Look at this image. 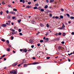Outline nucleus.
I'll list each match as a JSON object with an SVG mask.
<instances>
[{
    "label": "nucleus",
    "instance_id": "1",
    "mask_svg": "<svg viewBox=\"0 0 74 74\" xmlns=\"http://www.w3.org/2000/svg\"><path fill=\"white\" fill-rule=\"evenodd\" d=\"M10 74H17L16 71L15 70H13L12 71H10Z\"/></svg>",
    "mask_w": 74,
    "mask_h": 74
},
{
    "label": "nucleus",
    "instance_id": "2",
    "mask_svg": "<svg viewBox=\"0 0 74 74\" xmlns=\"http://www.w3.org/2000/svg\"><path fill=\"white\" fill-rule=\"evenodd\" d=\"M17 64L18 62H15L12 64V66H16V65H17Z\"/></svg>",
    "mask_w": 74,
    "mask_h": 74
},
{
    "label": "nucleus",
    "instance_id": "3",
    "mask_svg": "<svg viewBox=\"0 0 74 74\" xmlns=\"http://www.w3.org/2000/svg\"><path fill=\"white\" fill-rule=\"evenodd\" d=\"M28 51L27 49H23V51L24 52H25V53L27 52V51Z\"/></svg>",
    "mask_w": 74,
    "mask_h": 74
},
{
    "label": "nucleus",
    "instance_id": "4",
    "mask_svg": "<svg viewBox=\"0 0 74 74\" xmlns=\"http://www.w3.org/2000/svg\"><path fill=\"white\" fill-rule=\"evenodd\" d=\"M48 40H49V39L48 38H46V39L45 40H44V42H47V41H48Z\"/></svg>",
    "mask_w": 74,
    "mask_h": 74
},
{
    "label": "nucleus",
    "instance_id": "5",
    "mask_svg": "<svg viewBox=\"0 0 74 74\" xmlns=\"http://www.w3.org/2000/svg\"><path fill=\"white\" fill-rule=\"evenodd\" d=\"M40 63V62H35L33 63V64H39Z\"/></svg>",
    "mask_w": 74,
    "mask_h": 74
},
{
    "label": "nucleus",
    "instance_id": "6",
    "mask_svg": "<svg viewBox=\"0 0 74 74\" xmlns=\"http://www.w3.org/2000/svg\"><path fill=\"white\" fill-rule=\"evenodd\" d=\"M29 42L31 43V44H33V43L34 42V41H33V40L32 39H31L29 40Z\"/></svg>",
    "mask_w": 74,
    "mask_h": 74
},
{
    "label": "nucleus",
    "instance_id": "7",
    "mask_svg": "<svg viewBox=\"0 0 74 74\" xmlns=\"http://www.w3.org/2000/svg\"><path fill=\"white\" fill-rule=\"evenodd\" d=\"M31 23L32 24H35V23H36V22L34 20H32V21H31Z\"/></svg>",
    "mask_w": 74,
    "mask_h": 74
},
{
    "label": "nucleus",
    "instance_id": "8",
    "mask_svg": "<svg viewBox=\"0 0 74 74\" xmlns=\"http://www.w3.org/2000/svg\"><path fill=\"white\" fill-rule=\"evenodd\" d=\"M9 13H10V14H14V15H15V13L14 12H13V11L10 12H9Z\"/></svg>",
    "mask_w": 74,
    "mask_h": 74
},
{
    "label": "nucleus",
    "instance_id": "9",
    "mask_svg": "<svg viewBox=\"0 0 74 74\" xmlns=\"http://www.w3.org/2000/svg\"><path fill=\"white\" fill-rule=\"evenodd\" d=\"M6 50L8 51V52H9L10 51V48H8L6 49Z\"/></svg>",
    "mask_w": 74,
    "mask_h": 74
},
{
    "label": "nucleus",
    "instance_id": "10",
    "mask_svg": "<svg viewBox=\"0 0 74 74\" xmlns=\"http://www.w3.org/2000/svg\"><path fill=\"white\" fill-rule=\"evenodd\" d=\"M28 65H30V64H25L24 65V67H27V66H28Z\"/></svg>",
    "mask_w": 74,
    "mask_h": 74
},
{
    "label": "nucleus",
    "instance_id": "11",
    "mask_svg": "<svg viewBox=\"0 0 74 74\" xmlns=\"http://www.w3.org/2000/svg\"><path fill=\"white\" fill-rule=\"evenodd\" d=\"M1 26L3 27H5L6 26H7V25H6V24H3L1 25Z\"/></svg>",
    "mask_w": 74,
    "mask_h": 74
},
{
    "label": "nucleus",
    "instance_id": "12",
    "mask_svg": "<svg viewBox=\"0 0 74 74\" xmlns=\"http://www.w3.org/2000/svg\"><path fill=\"white\" fill-rule=\"evenodd\" d=\"M63 16L61 15L60 16V18H59V19H63Z\"/></svg>",
    "mask_w": 74,
    "mask_h": 74
},
{
    "label": "nucleus",
    "instance_id": "13",
    "mask_svg": "<svg viewBox=\"0 0 74 74\" xmlns=\"http://www.w3.org/2000/svg\"><path fill=\"white\" fill-rule=\"evenodd\" d=\"M23 63H26V61L25 59H23Z\"/></svg>",
    "mask_w": 74,
    "mask_h": 74
},
{
    "label": "nucleus",
    "instance_id": "14",
    "mask_svg": "<svg viewBox=\"0 0 74 74\" xmlns=\"http://www.w3.org/2000/svg\"><path fill=\"white\" fill-rule=\"evenodd\" d=\"M40 26H41V27H44V25H43L42 24L40 23Z\"/></svg>",
    "mask_w": 74,
    "mask_h": 74
},
{
    "label": "nucleus",
    "instance_id": "15",
    "mask_svg": "<svg viewBox=\"0 0 74 74\" xmlns=\"http://www.w3.org/2000/svg\"><path fill=\"white\" fill-rule=\"evenodd\" d=\"M11 18V15H8V19H9Z\"/></svg>",
    "mask_w": 74,
    "mask_h": 74
},
{
    "label": "nucleus",
    "instance_id": "16",
    "mask_svg": "<svg viewBox=\"0 0 74 74\" xmlns=\"http://www.w3.org/2000/svg\"><path fill=\"white\" fill-rule=\"evenodd\" d=\"M33 8L34 10H36V9H38V8H37V6H35Z\"/></svg>",
    "mask_w": 74,
    "mask_h": 74
},
{
    "label": "nucleus",
    "instance_id": "17",
    "mask_svg": "<svg viewBox=\"0 0 74 74\" xmlns=\"http://www.w3.org/2000/svg\"><path fill=\"white\" fill-rule=\"evenodd\" d=\"M48 7V5H46L44 7V8L46 9Z\"/></svg>",
    "mask_w": 74,
    "mask_h": 74
},
{
    "label": "nucleus",
    "instance_id": "18",
    "mask_svg": "<svg viewBox=\"0 0 74 74\" xmlns=\"http://www.w3.org/2000/svg\"><path fill=\"white\" fill-rule=\"evenodd\" d=\"M66 15L67 16H68V18H69L70 17V14H69L68 13L66 14Z\"/></svg>",
    "mask_w": 74,
    "mask_h": 74
},
{
    "label": "nucleus",
    "instance_id": "19",
    "mask_svg": "<svg viewBox=\"0 0 74 74\" xmlns=\"http://www.w3.org/2000/svg\"><path fill=\"white\" fill-rule=\"evenodd\" d=\"M10 30L11 31H12V32H15V30L13 29H10Z\"/></svg>",
    "mask_w": 74,
    "mask_h": 74
},
{
    "label": "nucleus",
    "instance_id": "20",
    "mask_svg": "<svg viewBox=\"0 0 74 74\" xmlns=\"http://www.w3.org/2000/svg\"><path fill=\"white\" fill-rule=\"evenodd\" d=\"M54 1V0H50V3H52V2H53Z\"/></svg>",
    "mask_w": 74,
    "mask_h": 74
},
{
    "label": "nucleus",
    "instance_id": "21",
    "mask_svg": "<svg viewBox=\"0 0 74 74\" xmlns=\"http://www.w3.org/2000/svg\"><path fill=\"white\" fill-rule=\"evenodd\" d=\"M40 11L42 12H43V11H44V10L43 9H41L40 10Z\"/></svg>",
    "mask_w": 74,
    "mask_h": 74
},
{
    "label": "nucleus",
    "instance_id": "22",
    "mask_svg": "<svg viewBox=\"0 0 74 74\" xmlns=\"http://www.w3.org/2000/svg\"><path fill=\"white\" fill-rule=\"evenodd\" d=\"M62 48V47L60 46H59L58 47V49H60Z\"/></svg>",
    "mask_w": 74,
    "mask_h": 74
},
{
    "label": "nucleus",
    "instance_id": "23",
    "mask_svg": "<svg viewBox=\"0 0 74 74\" xmlns=\"http://www.w3.org/2000/svg\"><path fill=\"white\" fill-rule=\"evenodd\" d=\"M66 33H63L62 34V36H66Z\"/></svg>",
    "mask_w": 74,
    "mask_h": 74
},
{
    "label": "nucleus",
    "instance_id": "24",
    "mask_svg": "<svg viewBox=\"0 0 74 74\" xmlns=\"http://www.w3.org/2000/svg\"><path fill=\"white\" fill-rule=\"evenodd\" d=\"M35 6H39V4H38V3H37V4H35Z\"/></svg>",
    "mask_w": 74,
    "mask_h": 74
},
{
    "label": "nucleus",
    "instance_id": "25",
    "mask_svg": "<svg viewBox=\"0 0 74 74\" xmlns=\"http://www.w3.org/2000/svg\"><path fill=\"white\" fill-rule=\"evenodd\" d=\"M21 21V19H19V20H18L17 21V22H19V23H20Z\"/></svg>",
    "mask_w": 74,
    "mask_h": 74
},
{
    "label": "nucleus",
    "instance_id": "26",
    "mask_svg": "<svg viewBox=\"0 0 74 74\" xmlns=\"http://www.w3.org/2000/svg\"><path fill=\"white\" fill-rule=\"evenodd\" d=\"M14 38V37L12 36H11V40H13Z\"/></svg>",
    "mask_w": 74,
    "mask_h": 74
},
{
    "label": "nucleus",
    "instance_id": "27",
    "mask_svg": "<svg viewBox=\"0 0 74 74\" xmlns=\"http://www.w3.org/2000/svg\"><path fill=\"white\" fill-rule=\"evenodd\" d=\"M1 41H3V42H5V39H1Z\"/></svg>",
    "mask_w": 74,
    "mask_h": 74
},
{
    "label": "nucleus",
    "instance_id": "28",
    "mask_svg": "<svg viewBox=\"0 0 74 74\" xmlns=\"http://www.w3.org/2000/svg\"><path fill=\"white\" fill-rule=\"evenodd\" d=\"M70 19H74V17L73 16H71L70 18Z\"/></svg>",
    "mask_w": 74,
    "mask_h": 74
},
{
    "label": "nucleus",
    "instance_id": "29",
    "mask_svg": "<svg viewBox=\"0 0 74 74\" xmlns=\"http://www.w3.org/2000/svg\"><path fill=\"white\" fill-rule=\"evenodd\" d=\"M13 11H17V9H13Z\"/></svg>",
    "mask_w": 74,
    "mask_h": 74
},
{
    "label": "nucleus",
    "instance_id": "30",
    "mask_svg": "<svg viewBox=\"0 0 74 74\" xmlns=\"http://www.w3.org/2000/svg\"><path fill=\"white\" fill-rule=\"evenodd\" d=\"M62 34V33L61 32H59L58 35H59V36H60V35H61Z\"/></svg>",
    "mask_w": 74,
    "mask_h": 74
},
{
    "label": "nucleus",
    "instance_id": "31",
    "mask_svg": "<svg viewBox=\"0 0 74 74\" xmlns=\"http://www.w3.org/2000/svg\"><path fill=\"white\" fill-rule=\"evenodd\" d=\"M55 18L56 19H58L59 18V17L58 16H56L55 17Z\"/></svg>",
    "mask_w": 74,
    "mask_h": 74
},
{
    "label": "nucleus",
    "instance_id": "32",
    "mask_svg": "<svg viewBox=\"0 0 74 74\" xmlns=\"http://www.w3.org/2000/svg\"><path fill=\"white\" fill-rule=\"evenodd\" d=\"M26 8H29V5H27L26 7Z\"/></svg>",
    "mask_w": 74,
    "mask_h": 74
},
{
    "label": "nucleus",
    "instance_id": "33",
    "mask_svg": "<svg viewBox=\"0 0 74 74\" xmlns=\"http://www.w3.org/2000/svg\"><path fill=\"white\" fill-rule=\"evenodd\" d=\"M37 69H41V67L40 66H38L37 67Z\"/></svg>",
    "mask_w": 74,
    "mask_h": 74
},
{
    "label": "nucleus",
    "instance_id": "34",
    "mask_svg": "<svg viewBox=\"0 0 74 74\" xmlns=\"http://www.w3.org/2000/svg\"><path fill=\"white\" fill-rule=\"evenodd\" d=\"M47 27H49V25H48V23L47 24Z\"/></svg>",
    "mask_w": 74,
    "mask_h": 74
},
{
    "label": "nucleus",
    "instance_id": "35",
    "mask_svg": "<svg viewBox=\"0 0 74 74\" xmlns=\"http://www.w3.org/2000/svg\"><path fill=\"white\" fill-rule=\"evenodd\" d=\"M49 16L50 17H52V15L50 13L49 14Z\"/></svg>",
    "mask_w": 74,
    "mask_h": 74
},
{
    "label": "nucleus",
    "instance_id": "36",
    "mask_svg": "<svg viewBox=\"0 0 74 74\" xmlns=\"http://www.w3.org/2000/svg\"><path fill=\"white\" fill-rule=\"evenodd\" d=\"M6 24L7 25H10V23H6Z\"/></svg>",
    "mask_w": 74,
    "mask_h": 74
},
{
    "label": "nucleus",
    "instance_id": "37",
    "mask_svg": "<svg viewBox=\"0 0 74 74\" xmlns=\"http://www.w3.org/2000/svg\"><path fill=\"white\" fill-rule=\"evenodd\" d=\"M0 14L1 15H2V14H3V12L1 11L0 12Z\"/></svg>",
    "mask_w": 74,
    "mask_h": 74
},
{
    "label": "nucleus",
    "instance_id": "38",
    "mask_svg": "<svg viewBox=\"0 0 74 74\" xmlns=\"http://www.w3.org/2000/svg\"><path fill=\"white\" fill-rule=\"evenodd\" d=\"M21 30H21V29H18V32H21Z\"/></svg>",
    "mask_w": 74,
    "mask_h": 74
},
{
    "label": "nucleus",
    "instance_id": "39",
    "mask_svg": "<svg viewBox=\"0 0 74 74\" xmlns=\"http://www.w3.org/2000/svg\"><path fill=\"white\" fill-rule=\"evenodd\" d=\"M46 3H48L49 2V1H48V0H46Z\"/></svg>",
    "mask_w": 74,
    "mask_h": 74
},
{
    "label": "nucleus",
    "instance_id": "40",
    "mask_svg": "<svg viewBox=\"0 0 74 74\" xmlns=\"http://www.w3.org/2000/svg\"><path fill=\"white\" fill-rule=\"evenodd\" d=\"M59 40V38H57L55 39V40H56V41H57V40Z\"/></svg>",
    "mask_w": 74,
    "mask_h": 74
},
{
    "label": "nucleus",
    "instance_id": "41",
    "mask_svg": "<svg viewBox=\"0 0 74 74\" xmlns=\"http://www.w3.org/2000/svg\"><path fill=\"white\" fill-rule=\"evenodd\" d=\"M32 4V2H28V4Z\"/></svg>",
    "mask_w": 74,
    "mask_h": 74
},
{
    "label": "nucleus",
    "instance_id": "42",
    "mask_svg": "<svg viewBox=\"0 0 74 74\" xmlns=\"http://www.w3.org/2000/svg\"><path fill=\"white\" fill-rule=\"evenodd\" d=\"M50 58V57H47L46 58V59H49Z\"/></svg>",
    "mask_w": 74,
    "mask_h": 74
},
{
    "label": "nucleus",
    "instance_id": "43",
    "mask_svg": "<svg viewBox=\"0 0 74 74\" xmlns=\"http://www.w3.org/2000/svg\"><path fill=\"white\" fill-rule=\"evenodd\" d=\"M19 34H20V36H22V35H23V34H22V33H20Z\"/></svg>",
    "mask_w": 74,
    "mask_h": 74
},
{
    "label": "nucleus",
    "instance_id": "44",
    "mask_svg": "<svg viewBox=\"0 0 74 74\" xmlns=\"http://www.w3.org/2000/svg\"><path fill=\"white\" fill-rule=\"evenodd\" d=\"M12 34H13V35H14V34H16V33H15V32L13 33V32H12Z\"/></svg>",
    "mask_w": 74,
    "mask_h": 74
},
{
    "label": "nucleus",
    "instance_id": "45",
    "mask_svg": "<svg viewBox=\"0 0 74 74\" xmlns=\"http://www.w3.org/2000/svg\"><path fill=\"white\" fill-rule=\"evenodd\" d=\"M6 42H8V44H9V43H10V42H9V40H7L6 41Z\"/></svg>",
    "mask_w": 74,
    "mask_h": 74
},
{
    "label": "nucleus",
    "instance_id": "46",
    "mask_svg": "<svg viewBox=\"0 0 74 74\" xmlns=\"http://www.w3.org/2000/svg\"><path fill=\"white\" fill-rule=\"evenodd\" d=\"M43 41H43V40H40V42H43Z\"/></svg>",
    "mask_w": 74,
    "mask_h": 74
},
{
    "label": "nucleus",
    "instance_id": "47",
    "mask_svg": "<svg viewBox=\"0 0 74 74\" xmlns=\"http://www.w3.org/2000/svg\"><path fill=\"white\" fill-rule=\"evenodd\" d=\"M49 34V33L48 32H47L46 34V36H48V35Z\"/></svg>",
    "mask_w": 74,
    "mask_h": 74
},
{
    "label": "nucleus",
    "instance_id": "48",
    "mask_svg": "<svg viewBox=\"0 0 74 74\" xmlns=\"http://www.w3.org/2000/svg\"><path fill=\"white\" fill-rule=\"evenodd\" d=\"M63 29V27H60L59 28V29Z\"/></svg>",
    "mask_w": 74,
    "mask_h": 74
},
{
    "label": "nucleus",
    "instance_id": "49",
    "mask_svg": "<svg viewBox=\"0 0 74 74\" xmlns=\"http://www.w3.org/2000/svg\"><path fill=\"white\" fill-rule=\"evenodd\" d=\"M20 51H21V52H23V49H20Z\"/></svg>",
    "mask_w": 74,
    "mask_h": 74
},
{
    "label": "nucleus",
    "instance_id": "50",
    "mask_svg": "<svg viewBox=\"0 0 74 74\" xmlns=\"http://www.w3.org/2000/svg\"><path fill=\"white\" fill-rule=\"evenodd\" d=\"M62 44H64V42L62 41L61 42Z\"/></svg>",
    "mask_w": 74,
    "mask_h": 74
},
{
    "label": "nucleus",
    "instance_id": "51",
    "mask_svg": "<svg viewBox=\"0 0 74 74\" xmlns=\"http://www.w3.org/2000/svg\"><path fill=\"white\" fill-rule=\"evenodd\" d=\"M34 45H32V46H31V47L32 48H34Z\"/></svg>",
    "mask_w": 74,
    "mask_h": 74
},
{
    "label": "nucleus",
    "instance_id": "52",
    "mask_svg": "<svg viewBox=\"0 0 74 74\" xmlns=\"http://www.w3.org/2000/svg\"><path fill=\"white\" fill-rule=\"evenodd\" d=\"M37 46H38V47H39V46H40V44H37Z\"/></svg>",
    "mask_w": 74,
    "mask_h": 74
},
{
    "label": "nucleus",
    "instance_id": "53",
    "mask_svg": "<svg viewBox=\"0 0 74 74\" xmlns=\"http://www.w3.org/2000/svg\"><path fill=\"white\" fill-rule=\"evenodd\" d=\"M41 8L39 7L38 8V10H40L41 9Z\"/></svg>",
    "mask_w": 74,
    "mask_h": 74
},
{
    "label": "nucleus",
    "instance_id": "54",
    "mask_svg": "<svg viewBox=\"0 0 74 74\" xmlns=\"http://www.w3.org/2000/svg\"><path fill=\"white\" fill-rule=\"evenodd\" d=\"M55 35L56 36H58V33H56L55 34Z\"/></svg>",
    "mask_w": 74,
    "mask_h": 74
},
{
    "label": "nucleus",
    "instance_id": "55",
    "mask_svg": "<svg viewBox=\"0 0 74 74\" xmlns=\"http://www.w3.org/2000/svg\"><path fill=\"white\" fill-rule=\"evenodd\" d=\"M8 6L9 7H11V5L10 4H8Z\"/></svg>",
    "mask_w": 74,
    "mask_h": 74
},
{
    "label": "nucleus",
    "instance_id": "56",
    "mask_svg": "<svg viewBox=\"0 0 74 74\" xmlns=\"http://www.w3.org/2000/svg\"><path fill=\"white\" fill-rule=\"evenodd\" d=\"M15 18V17L14 16H13L12 17V19H14Z\"/></svg>",
    "mask_w": 74,
    "mask_h": 74
},
{
    "label": "nucleus",
    "instance_id": "57",
    "mask_svg": "<svg viewBox=\"0 0 74 74\" xmlns=\"http://www.w3.org/2000/svg\"><path fill=\"white\" fill-rule=\"evenodd\" d=\"M6 13H9V12L8 11V10H7L6 11Z\"/></svg>",
    "mask_w": 74,
    "mask_h": 74
},
{
    "label": "nucleus",
    "instance_id": "58",
    "mask_svg": "<svg viewBox=\"0 0 74 74\" xmlns=\"http://www.w3.org/2000/svg\"><path fill=\"white\" fill-rule=\"evenodd\" d=\"M62 27H65V26H64V25H63L62 26Z\"/></svg>",
    "mask_w": 74,
    "mask_h": 74
},
{
    "label": "nucleus",
    "instance_id": "59",
    "mask_svg": "<svg viewBox=\"0 0 74 74\" xmlns=\"http://www.w3.org/2000/svg\"><path fill=\"white\" fill-rule=\"evenodd\" d=\"M25 0H23V3H25Z\"/></svg>",
    "mask_w": 74,
    "mask_h": 74
},
{
    "label": "nucleus",
    "instance_id": "60",
    "mask_svg": "<svg viewBox=\"0 0 74 74\" xmlns=\"http://www.w3.org/2000/svg\"><path fill=\"white\" fill-rule=\"evenodd\" d=\"M71 34H72V35H74V32H72V33H71Z\"/></svg>",
    "mask_w": 74,
    "mask_h": 74
},
{
    "label": "nucleus",
    "instance_id": "61",
    "mask_svg": "<svg viewBox=\"0 0 74 74\" xmlns=\"http://www.w3.org/2000/svg\"><path fill=\"white\" fill-rule=\"evenodd\" d=\"M5 56V55H3V56H1V57H4Z\"/></svg>",
    "mask_w": 74,
    "mask_h": 74
},
{
    "label": "nucleus",
    "instance_id": "62",
    "mask_svg": "<svg viewBox=\"0 0 74 74\" xmlns=\"http://www.w3.org/2000/svg\"><path fill=\"white\" fill-rule=\"evenodd\" d=\"M68 61L69 62H70V61H71V60H70V59L69 58H68Z\"/></svg>",
    "mask_w": 74,
    "mask_h": 74
},
{
    "label": "nucleus",
    "instance_id": "63",
    "mask_svg": "<svg viewBox=\"0 0 74 74\" xmlns=\"http://www.w3.org/2000/svg\"><path fill=\"white\" fill-rule=\"evenodd\" d=\"M5 3H4V2H2V4H5Z\"/></svg>",
    "mask_w": 74,
    "mask_h": 74
},
{
    "label": "nucleus",
    "instance_id": "64",
    "mask_svg": "<svg viewBox=\"0 0 74 74\" xmlns=\"http://www.w3.org/2000/svg\"><path fill=\"white\" fill-rule=\"evenodd\" d=\"M61 10L62 11H64V9H61Z\"/></svg>",
    "mask_w": 74,
    "mask_h": 74
}]
</instances>
